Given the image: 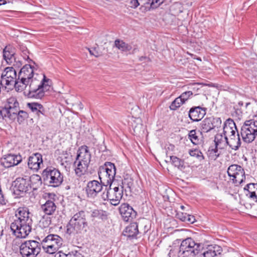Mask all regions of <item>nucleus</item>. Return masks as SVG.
Wrapping results in <instances>:
<instances>
[{"mask_svg":"<svg viewBox=\"0 0 257 257\" xmlns=\"http://www.w3.org/2000/svg\"><path fill=\"white\" fill-rule=\"evenodd\" d=\"M218 148H213L210 147L207 152V156L211 159L215 160L219 156V154L218 153Z\"/></svg>","mask_w":257,"mask_h":257,"instance_id":"nucleus-38","label":"nucleus"},{"mask_svg":"<svg viewBox=\"0 0 257 257\" xmlns=\"http://www.w3.org/2000/svg\"><path fill=\"white\" fill-rule=\"evenodd\" d=\"M119 211L122 219L126 222L135 218L137 212L127 203H123L119 207Z\"/></svg>","mask_w":257,"mask_h":257,"instance_id":"nucleus-14","label":"nucleus"},{"mask_svg":"<svg viewBox=\"0 0 257 257\" xmlns=\"http://www.w3.org/2000/svg\"><path fill=\"white\" fill-rule=\"evenodd\" d=\"M16 156L11 154L4 156L1 159V163L5 168H10L16 165L15 163Z\"/></svg>","mask_w":257,"mask_h":257,"instance_id":"nucleus-23","label":"nucleus"},{"mask_svg":"<svg viewBox=\"0 0 257 257\" xmlns=\"http://www.w3.org/2000/svg\"><path fill=\"white\" fill-rule=\"evenodd\" d=\"M16 77V70L13 67H7L2 74L1 78L5 80H13Z\"/></svg>","mask_w":257,"mask_h":257,"instance_id":"nucleus-26","label":"nucleus"},{"mask_svg":"<svg viewBox=\"0 0 257 257\" xmlns=\"http://www.w3.org/2000/svg\"><path fill=\"white\" fill-rule=\"evenodd\" d=\"M130 4L131 7L134 9L137 8L140 5L138 0H131L130 2Z\"/></svg>","mask_w":257,"mask_h":257,"instance_id":"nucleus-57","label":"nucleus"},{"mask_svg":"<svg viewBox=\"0 0 257 257\" xmlns=\"http://www.w3.org/2000/svg\"><path fill=\"white\" fill-rule=\"evenodd\" d=\"M170 158L172 164L175 167H177L181 170L185 169V166H184V161L183 160L174 156H170Z\"/></svg>","mask_w":257,"mask_h":257,"instance_id":"nucleus-32","label":"nucleus"},{"mask_svg":"<svg viewBox=\"0 0 257 257\" xmlns=\"http://www.w3.org/2000/svg\"><path fill=\"white\" fill-rule=\"evenodd\" d=\"M19 50L22 53L21 54V56H22L25 60H26L29 58V51L27 49V48L23 45H19Z\"/></svg>","mask_w":257,"mask_h":257,"instance_id":"nucleus-42","label":"nucleus"},{"mask_svg":"<svg viewBox=\"0 0 257 257\" xmlns=\"http://www.w3.org/2000/svg\"><path fill=\"white\" fill-rule=\"evenodd\" d=\"M31 230V227L27 222H19L17 224V240L19 239L25 238Z\"/></svg>","mask_w":257,"mask_h":257,"instance_id":"nucleus-22","label":"nucleus"},{"mask_svg":"<svg viewBox=\"0 0 257 257\" xmlns=\"http://www.w3.org/2000/svg\"><path fill=\"white\" fill-rule=\"evenodd\" d=\"M102 183H99L98 181L92 180L89 181L85 187V192L88 198L94 199L101 191L103 188Z\"/></svg>","mask_w":257,"mask_h":257,"instance_id":"nucleus-12","label":"nucleus"},{"mask_svg":"<svg viewBox=\"0 0 257 257\" xmlns=\"http://www.w3.org/2000/svg\"><path fill=\"white\" fill-rule=\"evenodd\" d=\"M18 211L19 217H17V222H28L29 218V209L25 207H19L17 209Z\"/></svg>","mask_w":257,"mask_h":257,"instance_id":"nucleus-25","label":"nucleus"},{"mask_svg":"<svg viewBox=\"0 0 257 257\" xmlns=\"http://www.w3.org/2000/svg\"><path fill=\"white\" fill-rule=\"evenodd\" d=\"M62 238L57 234H50L45 237L40 243L44 250L47 253H55L62 245Z\"/></svg>","mask_w":257,"mask_h":257,"instance_id":"nucleus-10","label":"nucleus"},{"mask_svg":"<svg viewBox=\"0 0 257 257\" xmlns=\"http://www.w3.org/2000/svg\"><path fill=\"white\" fill-rule=\"evenodd\" d=\"M202 247L200 248V253L198 255L201 257H217L222 251V248L217 245L211 246L207 248V250H203Z\"/></svg>","mask_w":257,"mask_h":257,"instance_id":"nucleus-18","label":"nucleus"},{"mask_svg":"<svg viewBox=\"0 0 257 257\" xmlns=\"http://www.w3.org/2000/svg\"><path fill=\"white\" fill-rule=\"evenodd\" d=\"M11 229L13 232V233L14 235H16V223L15 222H13L11 225Z\"/></svg>","mask_w":257,"mask_h":257,"instance_id":"nucleus-60","label":"nucleus"},{"mask_svg":"<svg viewBox=\"0 0 257 257\" xmlns=\"http://www.w3.org/2000/svg\"><path fill=\"white\" fill-rule=\"evenodd\" d=\"M86 216L87 213L82 210L75 213L67 225V233L75 235L86 232L88 227Z\"/></svg>","mask_w":257,"mask_h":257,"instance_id":"nucleus-2","label":"nucleus"},{"mask_svg":"<svg viewBox=\"0 0 257 257\" xmlns=\"http://www.w3.org/2000/svg\"><path fill=\"white\" fill-rule=\"evenodd\" d=\"M28 116V113L26 111L20 110L17 113V121L19 123H23Z\"/></svg>","mask_w":257,"mask_h":257,"instance_id":"nucleus-40","label":"nucleus"},{"mask_svg":"<svg viewBox=\"0 0 257 257\" xmlns=\"http://www.w3.org/2000/svg\"><path fill=\"white\" fill-rule=\"evenodd\" d=\"M160 0H152V3H151V7L152 9H155L158 7L162 2H160Z\"/></svg>","mask_w":257,"mask_h":257,"instance_id":"nucleus-55","label":"nucleus"},{"mask_svg":"<svg viewBox=\"0 0 257 257\" xmlns=\"http://www.w3.org/2000/svg\"><path fill=\"white\" fill-rule=\"evenodd\" d=\"M184 102L180 99L179 97L176 98L171 104L170 108L171 110H176Z\"/></svg>","mask_w":257,"mask_h":257,"instance_id":"nucleus-41","label":"nucleus"},{"mask_svg":"<svg viewBox=\"0 0 257 257\" xmlns=\"http://www.w3.org/2000/svg\"><path fill=\"white\" fill-rule=\"evenodd\" d=\"M41 164H43V159L40 153H35L29 157L28 165L30 169L38 171Z\"/></svg>","mask_w":257,"mask_h":257,"instance_id":"nucleus-19","label":"nucleus"},{"mask_svg":"<svg viewBox=\"0 0 257 257\" xmlns=\"http://www.w3.org/2000/svg\"><path fill=\"white\" fill-rule=\"evenodd\" d=\"M241 167L237 165H232L230 166L227 169V174L230 177H233L237 172L239 170H241Z\"/></svg>","mask_w":257,"mask_h":257,"instance_id":"nucleus-37","label":"nucleus"},{"mask_svg":"<svg viewBox=\"0 0 257 257\" xmlns=\"http://www.w3.org/2000/svg\"><path fill=\"white\" fill-rule=\"evenodd\" d=\"M193 85L197 86H200L201 87H202L203 86H208L210 87H216V88L218 87V84H216L215 83H212L206 84V83H204L197 82V83H194Z\"/></svg>","mask_w":257,"mask_h":257,"instance_id":"nucleus-51","label":"nucleus"},{"mask_svg":"<svg viewBox=\"0 0 257 257\" xmlns=\"http://www.w3.org/2000/svg\"><path fill=\"white\" fill-rule=\"evenodd\" d=\"M99 179L104 186L108 184L113 183L117 180L118 177H115L116 168L111 162H106L102 166L99 167L98 171Z\"/></svg>","mask_w":257,"mask_h":257,"instance_id":"nucleus-5","label":"nucleus"},{"mask_svg":"<svg viewBox=\"0 0 257 257\" xmlns=\"http://www.w3.org/2000/svg\"><path fill=\"white\" fill-rule=\"evenodd\" d=\"M32 78H34V80H50V79H47L45 75L41 71L39 73H35L32 74Z\"/></svg>","mask_w":257,"mask_h":257,"instance_id":"nucleus-44","label":"nucleus"},{"mask_svg":"<svg viewBox=\"0 0 257 257\" xmlns=\"http://www.w3.org/2000/svg\"><path fill=\"white\" fill-rule=\"evenodd\" d=\"M30 174H25V177H17V198L23 197L31 189Z\"/></svg>","mask_w":257,"mask_h":257,"instance_id":"nucleus-11","label":"nucleus"},{"mask_svg":"<svg viewBox=\"0 0 257 257\" xmlns=\"http://www.w3.org/2000/svg\"><path fill=\"white\" fill-rule=\"evenodd\" d=\"M189 154L191 157L197 158L200 161L204 159L202 153L198 149L190 150Z\"/></svg>","mask_w":257,"mask_h":257,"instance_id":"nucleus-39","label":"nucleus"},{"mask_svg":"<svg viewBox=\"0 0 257 257\" xmlns=\"http://www.w3.org/2000/svg\"><path fill=\"white\" fill-rule=\"evenodd\" d=\"M36 114L39 118H40V114H42L44 116H46V111L42 104H40V106L38 108L37 111L36 112Z\"/></svg>","mask_w":257,"mask_h":257,"instance_id":"nucleus-50","label":"nucleus"},{"mask_svg":"<svg viewBox=\"0 0 257 257\" xmlns=\"http://www.w3.org/2000/svg\"><path fill=\"white\" fill-rule=\"evenodd\" d=\"M24 93L28 98H41L43 96L42 91L39 87L37 89H31L27 93L26 91Z\"/></svg>","mask_w":257,"mask_h":257,"instance_id":"nucleus-30","label":"nucleus"},{"mask_svg":"<svg viewBox=\"0 0 257 257\" xmlns=\"http://www.w3.org/2000/svg\"><path fill=\"white\" fill-rule=\"evenodd\" d=\"M186 215H187L186 213H183L178 212L176 214V217L181 220L182 221L185 222L186 219Z\"/></svg>","mask_w":257,"mask_h":257,"instance_id":"nucleus-54","label":"nucleus"},{"mask_svg":"<svg viewBox=\"0 0 257 257\" xmlns=\"http://www.w3.org/2000/svg\"><path fill=\"white\" fill-rule=\"evenodd\" d=\"M229 137L230 141L227 146H229L232 150H237L241 145V140L239 132H237V134L234 136V137L232 136H229Z\"/></svg>","mask_w":257,"mask_h":257,"instance_id":"nucleus-27","label":"nucleus"},{"mask_svg":"<svg viewBox=\"0 0 257 257\" xmlns=\"http://www.w3.org/2000/svg\"><path fill=\"white\" fill-rule=\"evenodd\" d=\"M114 45L118 49L124 51L130 50L131 46L123 41L117 39L114 42Z\"/></svg>","mask_w":257,"mask_h":257,"instance_id":"nucleus-36","label":"nucleus"},{"mask_svg":"<svg viewBox=\"0 0 257 257\" xmlns=\"http://www.w3.org/2000/svg\"><path fill=\"white\" fill-rule=\"evenodd\" d=\"M206 108L199 106L191 107L189 111V117L193 121L201 120L206 114Z\"/></svg>","mask_w":257,"mask_h":257,"instance_id":"nucleus-16","label":"nucleus"},{"mask_svg":"<svg viewBox=\"0 0 257 257\" xmlns=\"http://www.w3.org/2000/svg\"><path fill=\"white\" fill-rule=\"evenodd\" d=\"M14 177L12 178V182L7 185L8 187H9L10 191L11 192L12 194L13 195H15L16 194V180H14Z\"/></svg>","mask_w":257,"mask_h":257,"instance_id":"nucleus-47","label":"nucleus"},{"mask_svg":"<svg viewBox=\"0 0 257 257\" xmlns=\"http://www.w3.org/2000/svg\"><path fill=\"white\" fill-rule=\"evenodd\" d=\"M245 175L244 169L241 167V170L236 173L233 177V183L236 185H240L245 181Z\"/></svg>","mask_w":257,"mask_h":257,"instance_id":"nucleus-29","label":"nucleus"},{"mask_svg":"<svg viewBox=\"0 0 257 257\" xmlns=\"http://www.w3.org/2000/svg\"><path fill=\"white\" fill-rule=\"evenodd\" d=\"M5 86H4V84L3 83V86L2 88L3 89L6 90L7 91H9L13 89L14 87H16V81H5Z\"/></svg>","mask_w":257,"mask_h":257,"instance_id":"nucleus-43","label":"nucleus"},{"mask_svg":"<svg viewBox=\"0 0 257 257\" xmlns=\"http://www.w3.org/2000/svg\"><path fill=\"white\" fill-rule=\"evenodd\" d=\"M50 81H41V84L38 85L39 88L42 91V94L45 92L48 91L51 88V85L49 84Z\"/></svg>","mask_w":257,"mask_h":257,"instance_id":"nucleus-45","label":"nucleus"},{"mask_svg":"<svg viewBox=\"0 0 257 257\" xmlns=\"http://www.w3.org/2000/svg\"><path fill=\"white\" fill-rule=\"evenodd\" d=\"M250 193V198H252L253 200H255L256 202H257V195L255 192V191H250L249 192Z\"/></svg>","mask_w":257,"mask_h":257,"instance_id":"nucleus-59","label":"nucleus"},{"mask_svg":"<svg viewBox=\"0 0 257 257\" xmlns=\"http://www.w3.org/2000/svg\"><path fill=\"white\" fill-rule=\"evenodd\" d=\"M91 159V154L88 147L86 146H82L79 148L73 166L74 167L75 175L78 177L88 174H92L94 169H89Z\"/></svg>","mask_w":257,"mask_h":257,"instance_id":"nucleus-1","label":"nucleus"},{"mask_svg":"<svg viewBox=\"0 0 257 257\" xmlns=\"http://www.w3.org/2000/svg\"><path fill=\"white\" fill-rule=\"evenodd\" d=\"M240 134L244 142L250 143L253 142L257 136V120L249 119L245 121L241 127Z\"/></svg>","mask_w":257,"mask_h":257,"instance_id":"nucleus-8","label":"nucleus"},{"mask_svg":"<svg viewBox=\"0 0 257 257\" xmlns=\"http://www.w3.org/2000/svg\"><path fill=\"white\" fill-rule=\"evenodd\" d=\"M30 174L27 167L17 168V175L21 177H25V174Z\"/></svg>","mask_w":257,"mask_h":257,"instance_id":"nucleus-46","label":"nucleus"},{"mask_svg":"<svg viewBox=\"0 0 257 257\" xmlns=\"http://www.w3.org/2000/svg\"><path fill=\"white\" fill-rule=\"evenodd\" d=\"M221 122V119L220 117H206L200 123V127L203 132L208 133L216 127H220Z\"/></svg>","mask_w":257,"mask_h":257,"instance_id":"nucleus-13","label":"nucleus"},{"mask_svg":"<svg viewBox=\"0 0 257 257\" xmlns=\"http://www.w3.org/2000/svg\"><path fill=\"white\" fill-rule=\"evenodd\" d=\"M117 186L125 194L126 196L131 195L132 192V188L134 186V180L129 177L124 178L123 179L119 177L117 180Z\"/></svg>","mask_w":257,"mask_h":257,"instance_id":"nucleus-15","label":"nucleus"},{"mask_svg":"<svg viewBox=\"0 0 257 257\" xmlns=\"http://www.w3.org/2000/svg\"><path fill=\"white\" fill-rule=\"evenodd\" d=\"M55 257H67V254L62 252H59L55 254Z\"/></svg>","mask_w":257,"mask_h":257,"instance_id":"nucleus-62","label":"nucleus"},{"mask_svg":"<svg viewBox=\"0 0 257 257\" xmlns=\"http://www.w3.org/2000/svg\"><path fill=\"white\" fill-rule=\"evenodd\" d=\"M201 245L196 243L191 238L183 240L177 249L178 257H195L200 253Z\"/></svg>","mask_w":257,"mask_h":257,"instance_id":"nucleus-4","label":"nucleus"},{"mask_svg":"<svg viewBox=\"0 0 257 257\" xmlns=\"http://www.w3.org/2000/svg\"><path fill=\"white\" fill-rule=\"evenodd\" d=\"M139 234L145 235L150 229V225L148 221L139 222Z\"/></svg>","mask_w":257,"mask_h":257,"instance_id":"nucleus-35","label":"nucleus"},{"mask_svg":"<svg viewBox=\"0 0 257 257\" xmlns=\"http://www.w3.org/2000/svg\"><path fill=\"white\" fill-rule=\"evenodd\" d=\"M67 257H82V255L77 250H72L67 254Z\"/></svg>","mask_w":257,"mask_h":257,"instance_id":"nucleus-52","label":"nucleus"},{"mask_svg":"<svg viewBox=\"0 0 257 257\" xmlns=\"http://www.w3.org/2000/svg\"><path fill=\"white\" fill-rule=\"evenodd\" d=\"M10 49V46H6L3 51L4 59L9 64H11L13 61H15L16 60L15 53L11 52Z\"/></svg>","mask_w":257,"mask_h":257,"instance_id":"nucleus-28","label":"nucleus"},{"mask_svg":"<svg viewBox=\"0 0 257 257\" xmlns=\"http://www.w3.org/2000/svg\"><path fill=\"white\" fill-rule=\"evenodd\" d=\"M116 182L114 181L113 183L108 184L109 188L101 195L103 200H110V203L114 206L119 204L123 194Z\"/></svg>","mask_w":257,"mask_h":257,"instance_id":"nucleus-7","label":"nucleus"},{"mask_svg":"<svg viewBox=\"0 0 257 257\" xmlns=\"http://www.w3.org/2000/svg\"><path fill=\"white\" fill-rule=\"evenodd\" d=\"M5 203V200L2 194L1 187H0V204H3Z\"/></svg>","mask_w":257,"mask_h":257,"instance_id":"nucleus-61","label":"nucleus"},{"mask_svg":"<svg viewBox=\"0 0 257 257\" xmlns=\"http://www.w3.org/2000/svg\"><path fill=\"white\" fill-rule=\"evenodd\" d=\"M48 200L41 206V208L46 214L52 215L56 209V206L54 202V198L56 196L54 193H48L47 194Z\"/></svg>","mask_w":257,"mask_h":257,"instance_id":"nucleus-17","label":"nucleus"},{"mask_svg":"<svg viewBox=\"0 0 257 257\" xmlns=\"http://www.w3.org/2000/svg\"><path fill=\"white\" fill-rule=\"evenodd\" d=\"M188 136V139L193 145H197L201 143V140L199 138L198 135H197V133L195 130L190 131Z\"/></svg>","mask_w":257,"mask_h":257,"instance_id":"nucleus-33","label":"nucleus"},{"mask_svg":"<svg viewBox=\"0 0 257 257\" xmlns=\"http://www.w3.org/2000/svg\"><path fill=\"white\" fill-rule=\"evenodd\" d=\"M20 244V252L22 257H36L41 250V244L35 240H28L22 242L17 240Z\"/></svg>","mask_w":257,"mask_h":257,"instance_id":"nucleus-9","label":"nucleus"},{"mask_svg":"<svg viewBox=\"0 0 257 257\" xmlns=\"http://www.w3.org/2000/svg\"><path fill=\"white\" fill-rule=\"evenodd\" d=\"M17 65L18 67L21 66L22 65V62L20 60L18 61Z\"/></svg>","mask_w":257,"mask_h":257,"instance_id":"nucleus-64","label":"nucleus"},{"mask_svg":"<svg viewBox=\"0 0 257 257\" xmlns=\"http://www.w3.org/2000/svg\"><path fill=\"white\" fill-rule=\"evenodd\" d=\"M34 70L30 64H26L19 73L17 80H29L32 78Z\"/></svg>","mask_w":257,"mask_h":257,"instance_id":"nucleus-21","label":"nucleus"},{"mask_svg":"<svg viewBox=\"0 0 257 257\" xmlns=\"http://www.w3.org/2000/svg\"><path fill=\"white\" fill-rule=\"evenodd\" d=\"M192 95V92L190 91H186L182 93V94L179 96L180 99L182 100V101L185 103V102L188 100L189 97Z\"/></svg>","mask_w":257,"mask_h":257,"instance_id":"nucleus-48","label":"nucleus"},{"mask_svg":"<svg viewBox=\"0 0 257 257\" xmlns=\"http://www.w3.org/2000/svg\"><path fill=\"white\" fill-rule=\"evenodd\" d=\"M16 119V98L7 99L3 106H0V119H5L10 123L15 122Z\"/></svg>","mask_w":257,"mask_h":257,"instance_id":"nucleus-6","label":"nucleus"},{"mask_svg":"<svg viewBox=\"0 0 257 257\" xmlns=\"http://www.w3.org/2000/svg\"><path fill=\"white\" fill-rule=\"evenodd\" d=\"M215 145L216 148L222 149L229 144V141L226 136H223L222 134H217L214 139Z\"/></svg>","mask_w":257,"mask_h":257,"instance_id":"nucleus-24","label":"nucleus"},{"mask_svg":"<svg viewBox=\"0 0 257 257\" xmlns=\"http://www.w3.org/2000/svg\"><path fill=\"white\" fill-rule=\"evenodd\" d=\"M195 221L194 216L187 214L185 222L188 223H193Z\"/></svg>","mask_w":257,"mask_h":257,"instance_id":"nucleus-53","label":"nucleus"},{"mask_svg":"<svg viewBox=\"0 0 257 257\" xmlns=\"http://www.w3.org/2000/svg\"><path fill=\"white\" fill-rule=\"evenodd\" d=\"M236 124L234 121L229 118L226 120L224 124L223 127V134L226 136V134H229L230 132H232L233 130L235 127Z\"/></svg>","mask_w":257,"mask_h":257,"instance_id":"nucleus-31","label":"nucleus"},{"mask_svg":"<svg viewBox=\"0 0 257 257\" xmlns=\"http://www.w3.org/2000/svg\"><path fill=\"white\" fill-rule=\"evenodd\" d=\"M40 103L34 102L28 103L27 105L33 112H37L38 108L40 106Z\"/></svg>","mask_w":257,"mask_h":257,"instance_id":"nucleus-49","label":"nucleus"},{"mask_svg":"<svg viewBox=\"0 0 257 257\" xmlns=\"http://www.w3.org/2000/svg\"><path fill=\"white\" fill-rule=\"evenodd\" d=\"M39 180L43 181L45 185L57 187L61 185L63 181V175L60 171L52 167H48L41 174V177L37 175Z\"/></svg>","mask_w":257,"mask_h":257,"instance_id":"nucleus-3","label":"nucleus"},{"mask_svg":"<svg viewBox=\"0 0 257 257\" xmlns=\"http://www.w3.org/2000/svg\"><path fill=\"white\" fill-rule=\"evenodd\" d=\"M91 216L104 220L107 218V213L103 210L95 209L92 212Z\"/></svg>","mask_w":257,"mask_h":257,"instance_id":"nucleus-34","label":"nucleus"},{"mask_svg":"<svg viewBox=\"0 0 257 257\" xmlns=\"http://www.w3.org/2000/svg\"><path fill=\"white\" fill-rule=\"evenodd\" d=\"M89 51L91 55L94 56L95 57H98L100 56L99 53L96 50V48H93L92 49H89Z\"/></svg>","mask_w":257,"mask_h":257,"instance_id":"nucleus-56","label":"nucleus"},{"mask_svg":"<svg viewBox=\"0 0 257 257\" xmlns=\"http://www.w3.org/2000/svg\"><path fill=\"white\" fill-rule=\"evenodd\" d=\"M123 234L130 239L137 238L139 234V223L132 222L127 227L123 232Z\"/></svg>","mask_w":257,"mask_h":257,"instance_id":"nucleus-20","label":"nucleus"},{"mask_svg":"<svg viewBox=\"0 0 257 257\" xmlns=\"http://www.w3.org/2000/svg\"><path fill=\"white\" fill-rule=\"evenodd\" d=\"M257 186V185L256 184H254V183H249V184H247L244 188V190H246L247 191H248V192L250 191H249V189L250 190H252V188L251 187V186Z\"/></svg>","mask_w":257,"mask_h":257,"instance_id":"nucleus-58","label":"nucleus"},{"mask_svg":"<svg viewBox=\"0 0 257 257\" xmlns=\"http://www.w3.org/2000/svg\"><path fill=\"white\" fill-rule=\"evenodd\" d=\"M236 132H237V133L238 132V131L237 129L236 126L233 130V131L232 132H230V133L229 134H230L229 136H232V137H234V136H235Z\"/></svg>","mask_w":257,"mask_h":257,"instance_id":"nucleus-63","label":"nucleus"}]
</instances>
